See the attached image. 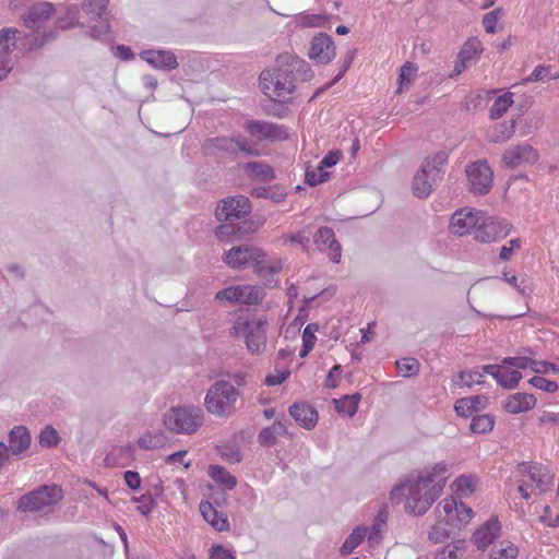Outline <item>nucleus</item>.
<instances>
[{"instance_id":"f257e3e1","label":"nucleus","mask_w":559,"mask_h":559,"mask_svg":"<svg viewBox=\"0 0 559 559\" xmlns=\"http://www.w3.org/2000/svg\"><path fill=\"white\" fill-rule=\"evenodd\" d=\"M312 71L307 61L290 53H282L272 68L263 70L259 76L262 93L272 99L289 102L298 82H308Z\"/></svg>"},{"instance_id":"f03ea898","label":"nucleus","mask_w":559,"mask_h":559,"mask_svg":"<svg viewBox=\"0 0 559 559\" xmlns=\"http://www.w3.org/2000/svg\"><path fill=\"white\" fill-rule=\"evenodd\" d=\"M445 472L447 465L438 463L416 478H408L394 487L390 492V499L399 502L405 497V511L413 515H423L441 495L445 485Z\"/></svg>"},{"instance_id":"7ed1b4c3","label":"nucleus","mask_w":559,"mask_h":559,"mask_svg":"<svg viewBox=\"0 0 559 559\" xmlns=\"http://www.w3.org/2000/svg\"><path fill=\"white\" fill-rule=\"evenodd\" d=\"M448 158L445 152H438L424 160L412 183L413 193L416 198L426 199L431 194L442 179Z\"/></svg>"},{"instance_id":"20e7f679","label":"nucleus","mask_w":559,"mask_h":559,"mask_svg":"<svg viewBox=\"0 0 559 559\" xmlns=\"http://www.w3.org/2000/svg\"><path fill=\"white\" fill-rule=\"evenodd\" d=\"M265 253L262 249L252 245H242L233 247L224 253L225 263L233 269H242L250 263L253 265L255 272L260 275L274 274L282 269L280 263L266 265Z\"/></svg>"},{"instance_id":"39448f33","label":"nucleus","mask_w":559,"mask_h":559,"mask_svg":"<svg viewBox=\"0 0 559 559\" xmlns=\"http://www.w3.org/2000/svg\"><path fill=\"white\" fill-rule=\"evenodd\" d=\"M239 391L229 381L218 380L206 392L204 405L210 414L226 416L235 408Z\"/></svg>"},{"instance_id":"423d86ee","label":"nucleus","mask_w":559,"mask_h":559,"mask_svg":"<svg viewBox=\"0 0 559 559\" xmlns=\"http://www.w3.org/2000/svg\"><path fill=\"white\" fill-rule=\"evenodd\" d=\"M63 498L61 487L57 485H43L23 495L17 501V510L26 512H45L58 504Z\"/></svg>"},{"instance_id":"0eeeda50","label":"nucleus","mask_w":559,"mask_h":559,"mask_svg":"<svg viewBox=\"0 0 559 559\" xmlns=\"http://www.w3.org/2000/svg\"><path fill=\"white\" fill-rule=\"evenodd\" d=\"M265 332L266 321L261 318L246 319L239 317L231 329V335L243 337L248 350L252 354H259L265 348Z\"/></svg>"},{"instance_id":"6e6552de","label":"nucleus","mask_w":559,"mask_h":559,"mask_svg":"<svg viewBox=\"0 0 559 559\" xmlns=\"http://www.w3.org/2000/svg\"><path fill=\"white\" fill-rule=\"evenodd\" d=\"M203 421V411L197 406L171 407L164 417V425L175 433H193Z\"/></svg>"},{"instance_id":"1a4fd4ad","label":"nucleus","mask_w":559,"mask_h":559,"mask_svg":"<svg viewBox=\"0 0 559 559\" xmlns=\"http://www.w3.org/2000/svg\"><path fill=\"white\" fill-rule=\"evenodd\" d=\"M436 514L437 519L443 520L448 526L459 532L469 523L474 512L465 503L456 502V500L451 497L440 501L436 509Z\"/></svg>"},{"instance_id":"9d476101","label":"nucleus","mask_w":559,"mask_h":559,"mask_svg":"<svg viewBox=\"0 0 559 559\" xmlns=\"http://www.w3.org/2000/svg\"><path fill=\"white\" fill-rule=\"evenodd\" d=\"M108 2L109 0H84L83 10L96 22L94 25H87L85 31L93 38L100 39L109 33Z\"/></svg>"},{"instance_id":"9b49d317","label":"nucleus","mask_w":559,"mask_h":559,"mask_svg":"<svg viewBox=\"0 0 559 559\" xmlns=\"http://www.w3.org/2000/svg\"><path fill=\"white\" fill-rule=\"evenodd\" d=\"M469 191L476 195L487 194L492 187L493 171L486 160L471 163L465 169Z\"/></svg>"},{"instance_id":"f8f14e48","label":"nucleus","mask_w":559,"mask_h":559,"mask_svg":"<svg viewBox=\"0 0 559 559\" xmlns=\"http://www.w3.org/2000/svg\"><path fill=\"white\" fill-rule=\"evenodd\" d=\"M250 212V200L245 195H235L219 202L215 209V216L219 222H233L245 218Z\"/></svg>"},{"instance_id":"ddd939ff","label":"nucleus","mask_w":559,"mask_h":559,"mask_svg":"<svg viewBox=\"0 0 559 559\" xmlns=\"http://www.w3.org/2000/svg\"><path fill=\"white\" fill-rule=\"evenodd\" d=\"M263 297V289L257 286H230L216 294V298L246 305H257Z\"/></svg>"},{"instance_id":"4468645a","label":"nucleus","mask_w":559,"mask_h":559,"mask_svg":"<svg viewBox=\"0 0 559 559\" xmlns=\"http://www.w3.org/2000/svg\"><path fill=\"white\" fill-rule=\"evenodd\" d=\"M509 233L510 225L508 222L485 217L483 214L478 227L475 230V239L484 243L493 242L504 238Z\"/></svg>"},{"instance_id":"2eb2a0df","label":"nucleus","mask_w":559,"mask_h":559,"mask_svg":"<svg viewBox=\"0 0 559 559\" xmlns=\"http://www.w3.org/2000/svg\"><path fill=\"white\" fill-rule=\"evenodd\" d=\"M55 13V7L47 1H39L34 3L21 14V20L25 27L33 32H38L41 26L50 20Z\"/></svg>"},{"instance_id":"dca6fc26","label":"nucleus","mask_w":559,"mask_h":559,"mask_svg":"<svg viewBox=\"0 0 559 559\" xmlns=\"http://www.w3.org/2000/svg\"><path fill=\"white\" fill-rule=\"evenodd\" d=\"M246 130L260 141L266 140L271 142L284 141L288 139L287 130L280 124L261 120H250L246 122Z\"/></svg>"},{"instance_id":"f3484780","label":"nucleus","mask_w":559,"mask_h":559,"mask_svg":"<svg viewBox=\"0 0 559 559\" xmlns=\"http://www.w3.org/2000/svg\"><path fill=\"white\" fill-rule=\"evenodd\" d=\"M484 48L477 37L468 38L461 48L451 78L460 75L472 63L477 62Z\"/></svg>"},{"instance_id":"a211bd4d","label":"nucleus","mask_w":559,"mask_h":559,"mask_svg":"<svg viewBox=\"0 0 559 559\" xmlns=\"http://www.w3.org/2000/svg\"><path fill=\"white\" fill-rule=\"evenodd\" d=\"M502 160L508 168H515L523 164L536 163L538 160V153L530 144H519L506 150Z\"/></svg>"},{"instance_id":"6ab92c4d","label":"nucleus","mask_w":559,"mask_h":559,"mask_svg":"<svg viewBox=\"0 0 559 559\" xmlns=\"http://www.w3.org/2000/svg\"><path fill=\"white\" fill-rule=\"evenodd\" d=\"M481 215L483 212H473L466 209L457 210L450 219V228L460 236L467 234L471 229L475 228L476 230Z\"/></svg>"},{"instance_id":"aec40b11","label":"nucleus","mask_w":559,"mask_h":559,"mask_svg":"<svg viewBox=\"0 0 559 559\" xmlns=\"http://www.w3.org/2000/svg\"><path fill=\"white\" fill-rule=\"evenodd\" d=\"M309 57L318 63H329L335 57V46L332 37L326 34L314 36L311 41Z\"/></svg>"},{"instance_id":"412c9836","label":"nucleus","mask_w":559,"mask_h":559,"mask_svg":"<svg viewBox=\"0 0 559 559\" xmlns=\"http://www.w3.org/2000/svg\"><path fill=\"white\" fill-rule=\"evenodd\" d=\"M314 243L321 251L329 249V257L332 262H340L342 257V248L340 242L336 240L332 228L328 226L319 228L314 234Z\"/></svg>"},{"instance_id":"4be33fe9","label":"nucleus","mask_w":559,"mask_h":559,"mask_svg":"<svg viewBox=\"0 0 559 559\" xmlns=\"http://www.w3.org/2000/svg\"><path fill=\"white\" fill-rule=\"evenodd\" d=\"M236 139L233 136H214L203 141L201 148L206 156H235Z\"/></svg>"},{"instance_id":"5701e85b","label":"nucleus","mask_w":559,"mask_h":559,"mask_svg":"<svg viewBox=\"0 0 559 559\" xmlns=\"http://www.w3.org/2000/svg\"><path fill=\"white\" fill-rule=\"evenodd\" d=\"M500 530L498 519L491 518L473 534L472 540L479 550H485L498 538Z\"/></svg>"},{"instance_id":"b1692460","label":"nucleus","mask_w":559,"mask_h":559,"mask_svg":"<svg viewBox=\"0 0 559 559\" xmlns=\"http://www.w3.org/2000/svg\"><path fill=\"white\" fill-rule=\"evenodd\" d=\"M141 58L156 69L166 71L174 70L178 67L176 56L168 50H144L140 53Z\"/></svg>"},{"instance_id":"393cba45","label":"nucleus","mask_w":559,"mask_h":559,"mask_svg":"<svg viewBox=\"0 0 559 559\" xmlns=\"http://www.w3.org/2000/svg\"><path fill=\"white\" fill-rule=\"evenodd\" d=\"M289 415L305 429H312L318 421V412L309 404L295 403L288 408Z\"/></svg>"},{"instance_id":"a878e982","label":"nucleus","mask_w":559,"mask_h":559,"mask_svg":"<svg viewBox=\"0 0 559 559\" xmlns=\"http://www.w3.org/2000/svg\"><path fill=\"white\" fill-rule=\"evenodd\" d=\"M9 445L8 449L12 455H21L25 453L31 445V433L24 426L13 427L8 436Z\"/></svg>"},{"instance_id":"bb28decb","label":"nucleus","mask_w":559,"mask_h":559,"mask_svg":"<svg viewBox=\"0 0 559 559\" xmlns=\"http://www.w3.org/2000/svg\"><path fill=\"white\" fill-rule=\"evenodd\" d=\"M520 471L527 473L530 479L535 483V488L538 489L539 493L545 492L551 484L552 476L548 469L539 464H520Z\"/></svg>"},{"instance_id":"cd10ccee","label":"nucleus","mask_w":559,"mask_h":559,"mask_svg":"<svg viewBox=\"0 0 559 559\" xmlns=\"http://www.w3.org/2000/svg\"><path fill=\"white\" fill-rule=\"evenodd\" d=\"M287 420L276 419L272 426L263 428L258 435V442L264 448L274 447L278 436H288Z\"/></svg>"},{"instance_id":"c85d7f7f","label":"nucleus","mask_w":559,"mask_h":559,"mask_svg":"<svg viewBox=\"0 0 559 559\" xmlns=\"http://www.w3.org/2000/svg\"><path fill=\"white\" fill-rule=\"evenodd\" d=\"M22 32L16 27H4L0 29V60L12 62L11 53L21 39Z\"/></svg>"},{"instance_id":"c756f323","label":"nucleus","mask_w":559,"mask_h":559,"mask_svg":"<svg viewBox=\"0 0 559 559\" xmlns=\"http://www.w3.org/2000/svg\"><path fill=\"white\" fill-rule=\"evenodd\" d=\"M200 512L203 519L216 531L224 532L229 528L227 516L218 512L211 502L202 501Z\"/></svg>"},{"instance_id":"7c9ffc66","label":"nucleus","mask_w":559,"mask_h":559,"mask_svg":"<svg viewBox=\"0 0 559 559\" xmlns=\"http://www.w3.org/2000/svg\"><path fill=\"white\" fill-rule=\"evenodd\" d=\"M536 405V399L533 394L515 393L509 397L504 408L510 414H519L532 409Z\"/></svg>"},{"instance_id":"2f4dec72","label":"nucleus","mask_w":559,"mask_h":559,"mask_svg":"<svg viewBox=\"0 0 559 559\" xmlns=\"http://www.w3.org/2000/svg\"><path fill=\"white\" fill-rule=\"evenodd\" d=\"M252 223L242 222V224H233V222H226L217 226L215 230L216 237L222 241H231L237 238L243 229V233L253 231Z\"/></svg>"},{"instance_id":"473e14b6","label":"nucleus","mask_w":559,"mask_h":559,"mask_svg":"<svg viewBox=\"0 0 559 559\" xmlns=\"http://www.w3.org/2000/svg\"><path fill=\"white\" fill-rule=\"evenodd\" d=\"M516 120L502 121L497 123L489 132L488 138L493 143H503L510 140L515 132Z\"/></svg>"},{"instance_id":"72a5a7b5","label":"nucleus","mask_w":559,"mask_h":559,"mask_svg":"<svg viewBox=\"0 0 559 559\" xmlns=\"http://www.w3.org/2000/svg\"><path fill=\"white\" fill-rule=\"evenodd\" d=\"M369 527L367 526H357L353 530L350 535L345 539L343 545L340 548V552L342 556H347L352 554L361 542L368 536Z\"/></svg>"},{"instance_id":"f704fd0d","label":"nucleus","mask_w":559,"mask_h":559,"mask_svg":"<svg viewBox=\"0 0 559 559\" xmlns=\"http://www.w3.org/2000/svg\"><path fill=\"white\" fill-rule=\"evenodd\" d=\"M207 473L216 484L223 486L225 489L231 490L237 484L236 477L233 476L224 466L210 465Z\"/></svg>"},{"instance_id":"c9c22d12","label":"nucleus","mask_w":559,"mask_h":559,"mask_svg":"<svg viewBox=\"0 0 559 559\" xmlns=\"http://www.w3.org/2000/svg\"><path fill=\"white\" fill-rule=\"evenodd\" d=\"M243 168L251 177L263 181H270L275 177L272 167L261 162H249Z\"/></svg>"},{"instance_id":"e433bc0d","label":"nucleus","mask_w":559,"mask_h":559,"mask_svg":"<svg viewBox=\"0 0 559 559\" xmlns=\"http://www.w3.org/2000/svg\"><path fill=\"white\" fill-rule=\"evenodd\" d=\"M456 533L457 532L451 526H448L443 520L437 519L436 524L429 532V539L433 543H443L453 537Z\"/></svg>"},{"instance_id":"4c0bfd02","label":"nucleus","mask_w":559,"mask_h":559,"mask_svg":"<svg viewBox=\"0 0 559 559\" xmlns=\"http://www.w3.org/2000/svg\"><path fill=\"white\" fill-rule=\"evenodd\" d=\"M359 401V394L345 395L340 400H334L335 409L337 413H344L353 417L358 411Z\"/></svg>"},{"instance_id":"58836bf2","label":"nucleus","mask_w":559,"mask_h":559,"mask_svg":"<svg viewBox=\"0 0 559 559\" xmlns=\"http://www.w3.org/2000/svg\"><path fill=\"white\" fill-rule=\"evenodd\" d=\"M495 425L493 416L489 414L474 416L469 425L474 433H485L491 431Z\"/></svg>"},{"instance_id":"ea45409f","label":"nucleus","mask_w":559,"mask_h":559,"mask_svg":"<svg viewBox=\"0 0 559 559\" xmlns=\"http://www.w3.org/2000/svg\"><path fill=\"white\" fill-rule=\"evenodd\" d=\"M513 104V94L506 93L499 96L490 108V118L499 119L503 116V114L508 110V108Z\"/></svg>"},{"instance_id":"a19ab883","label":"nucleus","mask_w":559,"mask_h":559,"mask_svg":"<svg viewBox=\"0 0 559 559\" xmlns=\"http://www.w3.org/2000/svg\"><path fill=\"white\" fill-rule=\"evenodd\" d=\"M497 382L504 389H514L518 386L522 374L518 370H503L499 374H495Z\"/></svg>"},{"instance_id":"79ce46f5","label":"nucleus","mask_w":559,"mask_h":559,"mask_svg":"<svg viewBox=\"0 0 559 559\" xmlns=\"http://www.w3.org/2000/svg\"><path fill=\"white\" fill-rule=\"evenodd\" d=\"M550 69H551L550 66H544V64L537 66L527 78L522 80V82L520 84L559 79V72H557L555 74H550Z\"/></svg>"},{"instance_id":"37998d69","label":"nucleus","mask_w":559,"mask_h":559,"mask_svg":"<svg viewBox=\"0 0 559 559\" xmlns=\"http://www.w3.org/2000/svg\"><path fill=\"white\" fill-rule=\"evenodd\" d=\"M165 443V437L163 432H147L139 438L138 444L140 448L145 450H152L163 447Z\"/></svg>"},{"instance_id":"c03bdc74","label":"nucleus","mask_w":559,"mask_h":559,"mask_svg":"<svg viewBox=\"0 0 559 559\" xmlns=\"http://www.w3.org/2000/svg\"><path fill=\"white\" fill-rule=\"evenodd\" d=\"M395 365L403 377L416 376L420 368L419 361L414 357L399 359L395 361Z\"/></svg>"},{"instance_id":"a18cd8bd","label":"nucleus","mask_w":559,"mask_h":559,"mask_svg":"<svg viewBox=\"0 0 559 559\" xmlns=\"http://www.w3.org/2000/svg\"><path fill=\"white\" fill-rule=\"evenodd\" d=\"M452 487L457 496L467 497L475 490V481L473 477L462 475L454 480Z\"/></svg>"},{"instance_id":"49530a36","label":"nucleus","mask_w":559,"mask_h":559,"mask_svg":"<svg viewBox=\"0 0 559 559\" xmlns=\"http://www.w3.org/2000/svg\"><path fill=\"white\" fill-rule=\"evenodd\" d=\"M388 514H389V512H388L386 507L385 506L381 507V509L379 510V512L373 521L372 526L369 528V532H368L369 540L376 539L378 537V535L381 533V531L383 530V527L386 524Z\"/></svg>"},{"instance_id":"de8ad7c7","label":"nucleus","mask_w":559,"mask_h":559,"mask_svg":"<svg viewBox=\"0 0 559 559\" xmlns=\"http://www.w3.org/2000/svg\"><path fill=\"white\" fill-rule=\"evenodd\" d=\"M483 377H484L483 373L479 372L478 370L461 371L457 376V379L454 380V384L460 385V386L461 385L471 386L474 383L481 384V383H484Z\"/></svg>"},{"instance_id":"09e8293b","label":"nucleus","mask_w":559,"mask_h":559,"mask_svg":"<svg viewBox=\"0 0 559 559\" xmlns=\"http://www.w3.org/2000/svg\"><path fill=\"white\" fill-rule=\"evenodd\" d=\"M285 103L286 102L270 98L269 103L264 106V111L276 118H285L289 114L288 107L284 105Z\"/></svg>"},{"instance_id":"8fccbe9b","label":"nucleus","mask_w":559,"mask_h":559,"mask_svg":"<svg viewBox=\"0 0 559 559\" xmlns=\"http://www.w3.org/2000/svg\"><path fill=\"white\" fill-rule=\"evenodd\" d=\"M60 438L57 430L50 426L44 428L39 435L41 447L51 448L58 444Z\"/></svg>"},{"instance_id":"3c124183","label":"nucleus","mask_w":559,"mask_h":559,"mask_svg":"<svg viewBox=\"0 0 559 559\" xmlns=\"http://www.w3.org/2000/svg\"><path fill=\"white\" fill-rule=\"evenodd\" d=\"M236 139L235 155L238 152L245 154V156H259V150L252 145L245 136L238 135Z\"/></svg>"},{"instance_id":"603ef678","label":"nucleus","mask_w":559,"mask_h":559,"mask_svg":"<svg viewBox=\"0 0 559 559\" xmlns=\"http://www.w3.org/2000/svg\"><path fill=\"white\" fill-rule=\"evenodd\" d=\"M502 14V9L497 8L488 13H486L483 16V25L485 27V31L489 34H493L496 32V25L499 20V17Z\"/></svg>"},{"instance_id":"864d4df0","label":"nucleus","mask_w":559,"mask_h":559,"mask_svg":"<svg viewBox=\"0 0 559 559\" xmlns=\"http://www.w3.org/2000/svg\"><path fill=\"white\" fill-rule=\"evenodd\" d=\"M326 22V14H304L299 20V23L305 27H320L323 26Z\"/></svg>"},{"instance_id":"5fc2aeb1","label":"nucleus","mask_w":559,"mask_h":559,"mask_svg":"<svg viewBox=\"0 0 559 559\" xmlns=\"http://www.w3.org/2000/svg\"><path fill=\"white\" fill-rule=\"evenodd\" d=\"M416 70H417L416 67H414L412 63H408V62L402 66L401 73H400V86H399L396 93H402L403 85L409 84L412 82Z\"/></svg>"},{"instance_id":"6e6d98bb","label":"nucleus","mask_w":559,"mask_h":559,"mask_svg":"<svg viewBox=\"0 0 559 559\" xmlns=\"http://www.w3.org/2000/svg\"><path fill=\"white\" fill-rule=\"evenodd\" d=\"M329 178L328 171H319L317 169H307L305 174V181L311 186L314 187L323 181H325Z\"/></svg>"},{"instance_id":"4d7b16f0","label":"nucleus","mask_w":559,"mask_h":559,"mask_svg":"<svg viewBox=\"0 0 559 559\" xmlns=\"http://www.w3.org/2000/svg\"><path fill=\"white\" fill-rule=\"evenodd\" d=\"M530 383L533 386L549 393L556 392L558 390V384L555 381L547 380L539 376H534L531 378Z\"/></svg>"},{"instance_id":"13d9d810","label":"nucleus","mask_w":559,"mask_h":559,"mask_svg":"<svg viewBox=\"0 0 559 559\" xmlns=\"http://www.w3.org/2000/svg\"><path fill=\"white\" fill-rule=\"evenodd\" d=\"M133 501L139 503L136 509L143 515H148L156 504L152 496H141L139 498L134 497Z\"/></svg>"},{"instance_id":"bf43d9fd","label":"nucleus","mask_w":559,"mask_h":559,"mask_svg":"<svg viewBox=\"0 0 559 559\" xmlns=\"http://www.w3.org/2000/svg\"><path fill=\"white\" fill-rule=\"evenodd\" d=\"M310 233H306L305 230L298 231L296 234H293L290 236L284 237L285 243H299L304 250H308L309 243H310Z\"/></svg>"},{"instance_id":"052dcab7","label":"nucleus","mask_w":559,"mask_h":559,"mask_svg":"<svg viewBox=\"0 0 559 559\" xmlns=\"http://www.w3.org/2000/svg\"><path fill=\"white\" fill-rule=\"evenodd\" d=\"M463 540H456L454 544H450L439 551L436 559H456V551L462 548Z\"/></svg>"},{"instance_id":"680f3d73","label":"nucleus","mask_w":559,"mask_h":559,"mask_svg":"<svg viewBox=\"0 0 559 559\" xmlns=\"http://www.w3.org/2000/svg\"><path fill=\"white\" fill-rule=\"evenodd\" d=\"M210 559H236L234 551L223 545H214L210 550Z\"/></svg>"},{"instance_id":"e2e57ef3","label":"nucleus","mask_w":559,"mask_h":559,"mask_svg":"<svg viewBox=\"0 0 559 559\" xmlns=\"http://www.w3.org/2000/svg\"><path fill=\"white\" fill-rule=\"evenodd\" d=\"M503 365L512 366L518 369H532L533 359L524 356L520 357H507L502 360Z\"/></svg>"},{"instance_id":"0e129e2a","label":"nucleus","mask_w":559,"mask_h":559,"mask_svg":"<svg viewBox=\"0 0 559 559\" xmlns=\"http://www.w3.org/2000/svg\"><path fill=\"white\" fill-rule=\"evenodd\" d=\"M454 409L461 417H468L475 412L472 406V401H469L467 397L457 400Z\"/></svg>"},{"instance_id":"69168bd1","label":"nucleus","mask_w":559,"mask_h":559,"mask_svg":"<svg viewBox=\"0 0 559 559\" xmlns=\"http://www.w3.org/2000/svg\"><path fill=\"white\" fill-rule=\"evenodd\" d=\"M342 373V367L340 365H335L328 373L324 382V386L329 389H334L338 385V381Z\"/></svg>"},{"instance_id":"338daca9","label":"nucleus","mask_w":559,"mask_h":559,"mask_svg":"<svg viewBox=\"0 0 559 559\" xmlns=\"http://www.w3.org/2000/svg\"><path fill=\"white\" fill-rule=\"evenodd\" d=\"M503 280L513 286L521 295H527L531 293V288L524 284V281L519 283L518 277L515 275H510L509 273H503Z\"/></svg>"},{"instance_id":"774afa93","label":"nucleus","mask_w":559,"mask_h":559,"mask_svg":"<svg viewBox=\"0 0 559 559\" xmlns=\"http://www.w3.org/2000/svg\"><path fill=\"white\" fill-rule=\"evenodd\" d=\"M319 330V325L317 323H309L304 332H302V343L307 345L314 346L317 337L316 332Z\"/></svg>"}]
</instances>
